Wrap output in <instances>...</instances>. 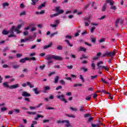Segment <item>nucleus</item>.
<instances>
[{
    "instance_id": "28",
    "label": "nucleus",
    "mask_w": 127,
    "mask_h": 127,
    "mask_svg": "<svg viewBox=\"0 0 127 127\" xmlns=\"http://www.w3.org/2000/svg\"><path fill=\"white\" fill-rule=\"evenodd\" d=\"M107 9V3L105 4L102 8V11L104 12Z\"/></svg>"
},
{
    "instance_id": "47",
    "label": "nucleus",
    "mask_w": 127,
    "mask_h": 127,
    "mask_svg": "<svg viewBox=\"0 0 127 127\" xmlns=\"http://www.w3.org/2000/svg\"><path fill=\"white\" fill-rule=\"evenodd\" d=\"M78 86H79V87H81L82 86V84H74V87H78Z\"/></svg>"
},
{
    "instance_id": "57",
    "label": "nucleus",
    "mask_w": 127,
    "mask_h": 127,
    "mask_svg": "<svg viewBox=\"0 0 127 127\" xmlns=\"http://www.w3.org/2000/svg\"><path fill=\"white\" fill-rule=\"evenodd\" d=\"M36 53H35V52H33V53H30V56L32 57V56H35L36 55Z\"/></svg>"
},
{
    "instance_id": "54",
    "label": "nucleus",
    "mask_w": 127,
    "mask_h": 127,
    "mask_svg": "<svg viewBox=\"0 0 127 127\" xmlns=\"http://www.w3.org/2000/svg\"><path fill=\"white\" fill-rule=\"evenodd\" d=\"M104 41H105V38H102V39L99 40L100 43H101V42H104Z\"/></svg>"
},
{
    "instance_id": "26",
    "label": "nucleus",
    "mask_w": 127,
    "mask_h": 127,
    "mask_svg": "<svg viewBox=\"0 0 127 127\" xmlns=\"http://www.w3.org/2000/svg\"><path fill=\"white\" fill-rule=\"evenodd\" d=\"M46 6V3H43V4H42L41 5V6H39V7H38V9H42V8H43V7H45Z\"/></svg>"
},
{
    "instance_id": "14",
    "label": "nucleus",
    "mask_w": 127,
    "mask_h": 127,
    "mask_svg": "<svg viewBox=\"0 0 127 127\" xmlns=\"http://www.w3.org/2000/svg\"><path fill=\"white\" fill-rule=\"evenodd\" d=\"M33 91L35 92V93H36V94H39L40 93V90H38V88H37V87L33 88Z\"/></svg>"
},
{
    "instance_id": "42",
    "label": "nucleus",
    "mask_w": 127,
    "mask_h": 127,
    "mask_svg": "<svg viewBox=\"0 0 127 127\" xmlns=\"http://www.w3.org/2000/svg\"><path fill=\"white\" fill-rule=\"evenodd\" d=\"M26 14V12L25 11H23V12L20 13V15H25Z\"/></svg>"
},
{
    "instance_id": "6",
    "label": "nucleus",
    "mask_w": 127,
    "mask_h": 127,
    "mask_svg": "<svg viewBox=\"0 0 127 127\" xmlns=\"http://www.w3.org/2000/svg\"><path fill=\"white\" fill-rule=\"evenodd\" d=\"M57 97H58V98L61 99V100H62V101H64V102H65V103L67 102L66 99H65V98H64V94H61V95H60V94H58L57 95Z\"/></svg>"
},
{
    "instance_id": "21",
    "label": "nucleus",
    "mask_w": 127,
    "mask_h": 127,
    "mask_svg": "<svg viewBox=\"0 0 127 127\" xmlns=\"http://www.w3.org/2000/svg\"><path fill=\"white\" fill-rule=\"evenodd\" d=\"M13 69H18L20 67V65H18V64H15L13 65L12 66Z\"/></svg>"
},
{
    "instance_id": "50",
    "label": "nucleus",
    "mask_w": 127,
    "mask_h": 127,
    "mask_svg": "<svg viewBox=\"0 0 127 127\" xmlns=\"http://www.w3.org/2000/svg\"><path fill=\"white\" fill-rule=\"evenodd\" d=\"M6 6H9L8 3H4L3 4V8H5V7H6Z\"/></svg>"
},
{
    "instance_id": "10",
    "label": "nucleus",
    "mask_w": 127,
    "mask_h": 127,
    "mask_svg": "<svg viewBox=\"0 0 127 127\" xmlns=\"http://www.w3.org/2000/svg\"><path fill=\"white\" fill-rule=\"evenodd\" d=\"M115 54V51H113V52H108L107 57L110 56L111 57H113Z\"/></svg>"
},
{
    "instance_id": "39",
    "label": "nucleus",
    "mask_w": 127,
    "mask_h": 127,
    "mask_svg": "<svg viewBox=\"0 0 127 127\" xmlns=\"http://www.w3.org/2000/svg\"><path fill=\"white\" fill-rule=\"evenodd\" d=\"M101 81H102V82H103V83H104L105 84H109V83L108 82H107V81H106V80H105V79H103V78H102Z\"/></svg>"
},
{
    "instance_id": "24",
    "label": "nucleus",
    "mask_w": 127,
    "mask_h": 127,
    "mask_svg": "<svg viewBox=\"0 0 127 127\" xmlns=\"http://www.w3.org/2000/svg\"><path fill=\"white\" fill-rule=\"evenodd\" d=\"M27 85L29 86L30 88H34V85L33 84H31L30 82H27Z\"/></svg>"
},
{
    "instance_id": "45",
    "label": "nucleus",
    "mask_w": 127,
    "mask_h": 127,
    "mask_svg": "<svg viewBox=\"0 0 127 127\" xmlns=\"http://www.w3.org/2000/svg\"><path fill=\"white\" fill-rule=\"evenodd\" d=\"M59 14H52V15H50V17H54V16H58Z\"/></svg>"
},
{
    "instance_id": "46",
    "label": "nucleus",
    "mask_w": 127,
    "mask_h": 127,
    "mask_svg": "<svg viewBox=\"0 0 127 127\" xmlns=\"http://www.w3.org/2000/svg\"><path fill=\"white\" fill-rule=\"evenodd\" d=\"M57 49H58L59 50H62L63 46H62L61 45H59V46H58Z\"/></svg>"
},
{
    "instance_id": "49",
    "label": "nucleus",
    "mask_w": 127,
    "mask_h": 127,
    "mask_svg": "<svg viewBox=\"0 0 127 127\" xmlns=\"http://www.w3.org/2000/svg\"><path fill=\"white\" fill-rule=\"evenodd\" d=\"M91 66L92 67V68L93 69V70H95V63H92V64H91Z\"/></svg>"
},
{
    "instance_id": "20",
    "label": "nucleus",
    "mask_w": 127,
    "mask_h": 127,
    "mask_svg": "<svg viewBox=\"0 0 127 127\" xmlns=\"http://www.w3.org/2000/svg\"><path fill=\"white\" fill-rule=\"evenodd\" d=\"M65 115L67 117H70V118H75V116L73 114H65Z\"/></svg>"
},
{
    "instance_id": "40",
    "label": "nucleus",
    "mask_w": 127,
    "mask_h": 127,
    "mask_svg": "<svg viewBox=\"0 0 127 127\" xmlns=\"http://www.w3.org/2000/svg\"><path fill=\"white\" fill-rule=\"evenodd\" d=\"M45 67H46V65H42L40 66V68L42 70H44V69L45 68Z\"/></svg>"
},
{
    "instance_id": "62",
    "label": "nucleus",
    "mask_w": 127,
    "mask_h": 127,
    "mask_svg": "<svg viewBox=\"0 0 127 127\" xmlns=\"http://www.w3.org/2000/svg\"><path fill=\"white\" fill-rule=\"evenodd\" d=\"M30 109H35L37 107L36 106H29Z\"/></svg>"
},
{
    "instance_id": "12",
    "label": "nucleus",
    "mask_w": 127,
    "mask_h": 127,
    "mask_svg": "<svg viewBox=\"0 0 127 127\" xmlns=\"http://www.w3.org/2000/svg\"><path fill=\"white\" fill-rule=\"evenodd\" d=\"M22 95L23 96H30L31 94L30 93H28L27 91H23Z\"/></svg>"
},
{
    "instance_id": "13",
    "label": "nucleus",
    "mask_w": 127,
    "mask_h": 127,
    "mask_svg": "<svg viewBox=\"0 0 127 127\" xmlns=\"http://www.w3.org/2000/svg\"><path fill=\"white\" fill-rule=\"evenodd\" d=\"M78 51H83L84 52H86V48L83 47V46H80L79 48L78 49Z\"/></svg>"
},
{
    "instance_id": "16",
    "label": "nucleus",
    "mask_w": 127,
    "mask_h": 127,
    "mask_svg": "<svg viewBox=\"0 0 127 127\" xmlns=\"http://www.w3.org/2000/svg\"><path fill=\"white\" fill-rule=\"evenodd\" d=\"M90 39L91 40V42H92L93 43H95L96 41V37H93V36H91Z\"/></svg>"
},
{
    "instance_id": "52",
    "label": "nucleus",
    "mask_w": 127,
    "mask_h": 127,
    "mask_svg": "<svg viewBox=\"0 0 127 127\" xmlns=\"http://www.w3.org/2000/svg\"><path fill=\"white\" fill-rule=\"evenodd\" d=\"M60 83L62 84V85H65V82L64 80H61L60 81Z\"/></svg>"
},
{
    "instance_id": "9",
    "label": "nucleus",
    "mask_w": 127,
    "mask_h": 127,
    "mask_svg": "<svg viewBox=\"0 0 127 127\" xmlns=\"http://www.w3.org/2000/svg\"><path fill=\"white\" fill-rule=\"evenodd\" d=\"M102 92H104V93H107V94H109V98H110L111 99H113L114 97L112 96L111 93H110V92L106 91V90H104V89H103Z\"/></svg>"
},
{
    "instance_id": "32",
    "label": "nucleus",
    "mask_w": 127,
    "mask_h": 127,
    "mask_svg": "<svg viewBox=\"0 0 127 127\" xmlns=\"http://www.w3.org/2000/svg\"><path fill=\"white\" fill-rule=\"evenodd\" d=\"M45 10H43L42 11H41L40 12H36V14H45Z\"/></svg>"
},
{
    "instance_id": "30",
    "label": "nucleus",
    "mask_w": 127,
    "mask_h": 127,
    "mask_svg": "<svg viewBox=\"0 0 127 127\" xmlns=\"http://www.w3.org/2000/svg\"><path fill=\"white\" fill-rule=\"evenodd\" d=\"M79 110L80 111H82V112L85 111L84 106H80L79 107Z\"/></svg>"
},
{
    "instance_id": "33",
    "label": "nucleus",
    "mask_w": 127,
    "mask_h": 127,
    "mask_svg": "<svg viewBox=\"0 0 127 127\" xmlns=\"http://www.w3.org/2000/svg\"><path fill=\"white\" fill-rule=\"evenodd\" d=\"M28 114L34 115L35 114H36V112H32L31 111H27Z\"/></svg>"
},
{
    "instance_id": "51",
    "label": "nucleus",
    "mask_w": 127,
    "mask_h": 127,
    "mask_svg": "<svg viewBox=\"0 0 127 127\" xmlns=\"http://www.w3.org/2000/svg\"><path fill=\"white\" fill-rule=\"evenodd\" d=\"M90 4H87V5H85L84 9H87V8H88L90 6Z\"/></svg>"
},
{
    "instance_id": "64",
    "label": "nucleus",
    "mask_w": 127,
    "mask_h": 127,
    "mask_svg": "<svg viewBox=\"0 0 127 127\" xmlns=\"http://www.w3.org/2000/svg\"><path fill=\"white\" fill-rule=\"evenodd\" d=\"M96 97H97V93H94V94H93V98L95 99Z\"/></svg>"
},
{
    "instance_id": "61",
    "label": "nucleus",
    "mask_w": 127,
    "mask_h": 127,
    "mask_svg": "<svg viewBox=\"0 0 127 127\" xmlns=\"http://www.w3.org/2000/svg\"><path fill=\"white\" fill-rule=\"evenodd\" d=\"M3 68H8L9 67L8 65H7L6 64H4L2 66Z\"/></svg>"
},
{
    "instance_id": "23",
    "label": "nucleus",
    "mask_w": 127,
    "mask_h": 127,
    "mask_svg": "<svg viewBox=\"0 0 127 127\" xmlns=\"http://www.w3.org/2000/svg\"><path fill=\"white\" fill-rule=\"evenodd\" d=\"M2 33L4 35L8 34V33H9V30H4L2 31Z\"/></svg>"
},
{
    "instance_id": "4",
    "label": "nucleus",
    "mask_w": 127,
    "mask_h": 127,
    "mask_svg": "<svg viewBox=\"0 0 127 127\" xmlns=\"http://www.w3.org/2000/svg\"><path fill=\"white\" fill-rule=\"evenodd\" d=\"M103 61H100V62H98V63H97V66L99 68H102V69H104L105 70H106V71H109V67H107V66H101V64H103Z\"/></svg>"
},
{
    "instance_id": "31",
    "label": "nucleus",
    "mask_w": 127,
    "mask_h": 127,
    "mask_svg": "<svg viewBox=\"0 0 127 127\" xmlns=\"http://www.w3.org/2000/svg\"><path fill=\"white\" fill-rule=\"evenodd\" d=\"M55 24H56V27L59 24L60 21L59 20H56L55 21Z\"/></svg>"
},
{
    "instance_id": "22",
    "label": "nucleus",
    "mask_w": 127,
    "mask_h": 127,
    "mask_svg": "<svg viewBox=\"0 0 127 127\" xmlns=\"http://www.w3.org/2000/svg\"><path fill=\"white\" fill-rule=\"evenodd\" d=\"M92 94L87 95V96H86L85 99H86V100H90V99H91L92 98Z\"/></svg>"
},
{
    "instance_id": "1",
    "label": "nucleus",
    "mask_w": 127,
    "mask_h": 127,
    "mask_svg": "<svg viewBox=\"0 0 127 127\" xmlns=\"http://www.w3.org/2000/svg\"><path fill=\"white\" fill-rule=\"evenodd\" d=\"M46 59L50 61L51 59H54L55 60H63V58L61 56L48 54L46 56Z\"/></svg>"
},
{
    "instance_id": "56",
    "label": "nucleus",
    "mask_w": 127,
    "mask_h": 127,
    "mask_svg": "<svg viewBox=\"0 0 127 127\" xmlns=\"http://www.w3.org/2000/svg\"><path fill=\"white\" fill-rule=\"evenodd\" d=\"M47 122H50V120L49 119H44V120H43V123H46Z\"/></svg>"
},
{
    "instance_id": "19",
    "label": "nucleus",
    "mask_w": 127,
    "mask_h": 127,
    "mask_svg": "<svg viewBox=\"0 0 127 127\" xmlns=\"http://www.w3.org/2000/svg\"><path fill=\"white\" fill-rule=\"evenodd\" d=\"M59 80V76H56V77L55 78L54 83L55 84H57V83H58Z\"/></svg>"
},
{
    "instance_id": "7",
    "label": "nucleus",
    "mask_w": 127,
    "mask_h": 127,
    "mask_svg": "<svg viewBox=\"0 0 127 127\" xmlns=\"http://www.w3.org/2000/svg\"><path fill=\"white\" fill-rule=\"evenodd\" d=\"M56 11L58 15L59 14H63L64 12V10H60V7H56Z\"/></svg>"
},
{
    "instance_id": "43",
    "label": "nucleus",
    "mask_w": 127,
    "mask_h": 127,
    "mask_svg": "<svg viewBox=\"0 0 127 127\" xmlns=\"http://www.w3.org/2000/svg\"><path fill=\"white\" fill-rule=\"evenodd\" d=\"M7 110V108H6V107H2V108H1V111L2 112L5 111Z\"/></svg>"
},
{
    "instance_id": "15",
    "label": "nucleus",
    "mask_w": 127,
    "mask_h": 127,
    "mask_svg": "<svg viewBox=\"0 0 127 127\" xmlns=\"http://www.w3.org/2000/svg\"><path fill=\"white\" fill-rule=\"evenodd\" d=\"M43 115H40V114H37V117L34 118L35 120H38L39 118H43Z\"/></svg>"
},
{
    "instance_id": "38",
    "label": "nucleus",
    "mask_w": 127,
    "mask_h": 127,
    "mask_svg": "<svg viewBox=\"0 0 127 127\" xmlns=\"http://www.w3.org/2000/svg\"><path fill=\"white\" fill-rule=\"evenodd\" d=\"M62 85H59V86H57V87H56V90H57V91H58V90H60V89H62Z\"/></svg>"
},
{
    "instance_id": "59",
    "label": "nucleus",
    "mask_w": 127,
    "mask_h": 127,
    "mask_svg": "<svg viewBox=\"0 0 127 127\" xmlns=\"http://www.w3.org/2000/svg\"><path fill=\"white\" fill-rule=\"evenodd\" d=\"M67 67L68 68V69H72L73 66L72 65H70V66L68 65L67 66Z\"/></svg>"
},
{
    "instance_id": "36",
    "label": "nucleus",
    "mask_w": 127,
    "mask_h": 127,
    "mask_svg": "<svg viewBox=\"0 0 127 127\" xmlns=\"http://www.w3.org/2000/svg\"><path fill=\"white\" fill-rule=\"evenodd\" d=\"M95 28H96V27H95V26H92V27H91V29H90V32H91V33L94 32Z\"/></svg>"
},
{
    "instance_id": "5",
    "label": "nucleus",
    "mask_w": 127,
    "mask_h": 127,
    "mask_svg": "<svg viewBox=\"0 0 127 127\" xmlns=\"http://www.w3.org/2000/svg\"><path fill=\"white\" fill-rule=\"evenodd\" d=\"M15 28V26H12L11 28L8 30L9 33H10L9 35H8V37H15L16 35H15L14 33L13 32V30Z\"/></svg>"
},
{
    "instance_id": "17",
    "label": "nucleus",
    "mask_w": 127,
    "mask_h": 127,
    "mask_svg": "<svg viewBox=\"0 0 127 127\" xmlns=\"http://www.w3.org/2000/svg\"><path fill=\"white\" fill-rule=\"evenodd\" d=\"M107 3H109L112 6V5H114L115 2L114 1H112V0H106Z\"/></svg>"
},
{
    "instance_id": "3",
    "label": "nucleus",
    "mask_w": 127,
    "mask_h": 127,
    "mask_svg": "<svg viewBox=\"0 0 127 127\" xmlns=\"http://www.w3.org/2000/svg\"><path fill=\"white\" fill-rule=\"evenodd\" d=\"M57 122L58 124L66 123L65 125L66 127H69L70 126H71V124L69 123V120H58Z\"/></svg>"
},
{
    "instance_id": "63",
    "label": "nucleus",
    "mask_w": 127,
    "mask_h": 127,
    "mask_svg": "<svg viewBox=\"0 0 127 127\" xmlns=\"http://www.w3.org/2000/svg\"><path fill=\"white\" fill-rule=\"evenodd\" d=\"M29 60H33V61H35V60H36L35 57H32V58H29Z\"/></svg>"
},
{
    "instance_id": "41",
    "label": "nucleus",
    "mask_w": 127,
    "mask_h": 127,
    "mask_svg": "<svg viewBox=\"0 0 127 127\" xmlns=\"http://www.w3.org/2000/svg\"><path fill=\"white\" fill-rule=\"evenodd\" d=\"M112 6L111 7V9L112 10H116L117 9V7L116 6H113V5H111Z\"/></svg>"
},
{
    "instance_id": "8",
    "label": "nucleus",
    "mask_w": 127,
    "mask_h": 127,
    "mask_svg": "<svg viewBox=\"0 0 127 127\" xmlns=\"http://www.w3.org/2000/svg\"><path fill=\"white\" fill-rule=\"evenodd\" d=\"M21 26H22V24H18V26L15 28L14 31H16L17 33H19L20 32L19 28H20Z\"/></svg>"
},
{
    "instance_id": "18",
    "label": "nucleus",
    "mask_w": 127,
    "mask_h": 127,
    "mask_svg": "<svg viewBox=\"0 0 127 127\" xmlns=\"http://www.w3.org/2000/svg\"><path fill=\"white\" fill-rule=\"evenodd\" d=\"M52 44H53L52 42H51V43H50L49 45H46L45 46H44V49H47L48 48H49V47H51Z\"/></svg>"
},
{
    "instance_id": "58",
    "label": "nucleus",
    "mask_w": 127,
    "mask_h": 127,
    "mask_svg": "<svg viewBox=\"0 0 127 127\" xmlns=\"http://www.w3.org/2000/svg\"><path fill=\"white\" fill-rule=\"evenodd\" d=\"M108 52H106L105 54H103L102 57L103 58V57H105V56H108Z\"/></svg>"
},
{
    "instance_id": "35",
    "label": "nucleus",
    "mask_w": 127,
    "mask_h": 127,
    "mask_svg": "<svg viewBox=\"0 0 127 127\" xmlns=\"http://www.w3.org/2000/svg\"><path fill=\"white\" fill-rule=\"evenodd\" d=\"M45 91H48V90H50V86L49 85H47V86H45Z\"/></svg>"
},
{
    "instance_id": "2",
    "label": "nucleus",
    "mask_w": 127,
    "mask_h": 127,
    "mask_svg": "<svg viewBox=\"0 0 127 127\" xmlns=\"http://www.w3.org/2000/svg\"><path fill=\"white\" fill-rule=\"evenodd\" d=\"M3 86L5 87V88H9V89H16V88H18L19 84H15L9 86L7 82H4L3 83Z\"/></svg>"
},
{
    "instance_id": "53",
    "label": "nucleus",
    "mask_w": 127,
    "mask_h": 127,
    "mask_svg": "<svg viewBox=\"0 0 127 127\" xmlns=\"http://www.w3.org/2000/svg\"><path fill=\"white\" fill-rule=\"evenodd\" d=\"M14 111H15V112L16 113H19V112H20V109H14Z\"/></svg>"
},
{
    "instance_id": "29",
    "label": "nucleus",
    "mask_w": 127,
    "mask_h": 127,
    "mask_svg": "<svg viewBox=\"0 0 127 127\" xmlns=\"http://www.w3.org/2000/svg\"><path fill=\"white\" fill-rule=\"evenodd\" d=\"M80 70H83L84 72H87L88 71V69L85 67H81Z\"/></svg>"
},
{
    "instance_id": "25",
    "label": "nucleus",
    "mask_w": 127,
    "mask_h": 127,
    "mask_svg": "<svg viewBox=\"0 0 127 127\" xmlns=\"http://www.w3.org/2000/svg\"><path fill=\"white\" fill-rule=\"evenodd\" d=\"M32 1V5H36L37 2H38V1H39V0H31Z\"/></svg>"
},
{
    "instance_id": "34",
    "label": "nucleus",
    "mask_w": 127,
    "mask_h": 127,
    "mask_svg": "<svg viewBox=\"0 0 127 127\" xmlns=\"http://www.w3.org/2000/svg\"><path fill=\"white\" fill-rule=\"evenodd\" d=\"M80 79L81 80V81L83 83H84L85 80H84V77H83L82 75H80Z\"/></svg>"
},
{
    "instance_id": "27",
    "label": "nucleus",
    "mask_w": 127,
    "mask_h": 127,
    "mask_svg": "<svg viewBox=\"0 0 127 127\" xmlns=\"http://www.w3.org/2000/svg\"><path fill=\"white\" fill-rule=\"evenodd\" d=\"M32 37L30 35H28L27 37H26V41H27L28 40H31L32 39Z\"/></svg>"
},
{
    "instance_id": "60",
    "label": "nucleus",
    "mask_w": 127,
    "mask_h": 127,
    "mask_svg": "<svg viewBox=\"0 0 127 127\" xmlns=\"http://www.w3.org/2000/svg\"><path fill=\"white\" fill-rule=\"evenodd\" d=\"M16 56L17 58H20L22 56V54H17Z\"/></svg>"
},
{
    "instance_id": "11",
    "label": "nucleus",
    "mask_w": 127,
    "mask_h": 127,
    "mask_svg": "<svg viewBox=\"0 0 127 127\" xmlns=\"http://www.w3.org/2000/svg\"><path fill=\"white\" fill-rule=\"evenodd\" d=\"M27 60H30L28 57H26V58H23L20 60L21 63H25Z\"/></svg>"
},
{
    "instance_id": "48",
    "label": "nucleus",
    "mask_w": 127,
    "mask_h": 127,
    "mask_svg": "<svg viewBox=\"0 0 127 127\" xmlns=\"http://www.w3.org/2000/svg\"><path fill=\"white\" fill-rule=\"evenodd\" d=\"M70 109H71V110H72V111H77V108H74V107H70Z\"/></svg>"
},
{
    "instance_id": "55",
    "label": "nucleus",
    "mask_w": 127,
    "mask_h": 127,
    "mask_svg": "<svg viewBox=\"0 0 127 127\" xmlns=\"http://www.w3.org/2000/svg\"><path fill=\"white\" fill-rule=\"evenodd\" d=\"M87 59V56H86L85 55H82V57H81L80 58V59L81 60H82L83 59Z\"/></svg>"
},
{
    "instance_id": "37",
    "label": "nucleus",
    "mask_w": 127,
    "mask_h": 127,
    "mask_svg": "<svg viewBox=\"0 0 127 127\" xmlns=\"http://www.w3.org/2000/svg\"><path fill=\"white\" fill-rule=\"evenodd\" d=\"M65 41H66V42H67V43H68V45H69V46H70V47L73 46V44H71V43H70L69 41L68 40H67V39H65Z\"/></svg>"
},
{
    "instance_id": "44",
    "label": "nucleus",
    "mask_w": 127,
    "mask_h": 127,
    "mask_svg": "<svg viewBox=\"0 0 127 127\" xmlns=\"http://www.w3.org/2000/svg\"><path fill=\"white\" fill-rule=\"evenodd\" d=\"M98 77L97 75H95V76H91V80H93L94 79H96Z\"/></svg>"
}]
</instances>
